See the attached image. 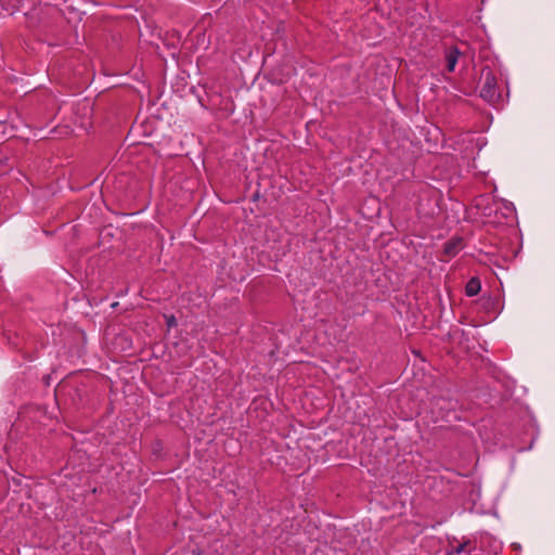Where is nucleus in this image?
I'll list each match as a JSON object with an SVG mask.
<instances>
[{
  "instance_id": "1",
  "label": "nucleus",
  "mask_w": 555,
  "mask_h": 555,
  "mask_svg": "<svg viewBox=\"0 0 555 555\" xmlns=\"http://www.w3.org/2000/svg\"><path fill=\"white\" fill-rule=\"evenodd\" d=\"M481 80L480 96L492 105L500 104L501 94L496 88V78L489 68L482 69Z\"/></svg>"
},
{
  "instance_id": "2",
  "label": "nucleus",
  "mask_w": 555,
  "mask_h": 555,
  "mask_svg": "<svg viewBox=\"0 0 555 555\" xmlns=\"http://www.w3.org/2000/svg\"><path fill=\"white\" fill-rule=\"evenodd\" d=\"M463 247V241L461 237H454L444 244V253L449 257L455 256Z\"/></svg>"
},
{
  "instance_id": "3",
  "label": "nucleus",
  "mask_w": 555,
  "mask_h": 555,
  "mask_svg": "<svg viewBox=\"0 0 555 555\" xmlns=\"http://www.w3.org/2000/svg\"><path fill=\"white\" fill-rule=\"evenodd\" d=\"M460 56V51L457 48H451L446 53L447 68L449 72H453L455 69L457 60Z\"/></svg>"
},
{
  "instance_id": "4",
  "label": "nucleus",
  "mask_w": 555,
  "mask_h": 555,
  "mask_svg": "<svg viewBox=\"0 0 555 555\" xmlns=\"http://www.w3.org/2000/svg\"><path fill=\"white\" fill-rule=\"evenodd\" d=\"M480 281L476 278H472L466 284L465 293L467 296L472 297L477 295L480 292Z\"/></svg>"
},
{
  "instance_id": "5",
  "label": "nucleus",
  "mask_w": 555,
  "mask_h": 555,
  "mask_svg": "<svg viewBox=\"0 0 555 555\" xmlns=\"http://www.w3.org/2000/svg\"><path fill=\"white\" fill-rule=\"evenodd\" d=\"M167 323H168V325H169V326H173V325H176V319H175V317H173V315H171V317L167 318Z\"/></svg>"
}]
</instances>
